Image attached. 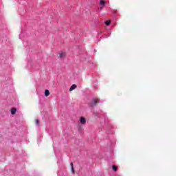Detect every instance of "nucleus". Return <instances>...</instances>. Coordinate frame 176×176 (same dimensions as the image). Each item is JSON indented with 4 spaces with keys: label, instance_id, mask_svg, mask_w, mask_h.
Returning a JSON list of instances; mask_svg holds the SVG:
<instances>
[{
    "label": "nucleus",
    "instance_id": "nucleus-9",
    "mask_svg": "<svg viewBox=\"0 0 176 176\" xmlns=\"http://www.w3.org/2000/svg\"><path fill=\"white\" fill-rule=\"evenodd\" d=\"M35 123H36V124H37V126H39V123H41V121L38 119H36Z\"/></svg>",
    "mask_w": 176,
    "mask_h": 176
},
{
    "label": "nucleus",
    "instance_id": "nucleus-8",
    "mask_svg": "<svg viewBox=\"0 0 176 176\" xmlns=\"http://www.w3.org/2000/svg\"><path fill=\"white\" fill-rule=\"evenodd\" d=\"M112 168L114 171H118V166L116 165H113Z\"/></svg>",
    "mask_w": 176,
    "mask_h": 176
},
{
    "label": "nucleus",
    "instance_id": "nucleus-6",
    "mask_svg": "<svg viewBox=\"0 0 176 176\" xmlns=\"http://www.w3.org/2000/svg\"><path fill=\"white\" fill-rule=\"evenodd\" d=\"M76 89V85L74 84L70 87L69 91H72V90H75Z\"/></svg>",
    "mask_w": 176,
    "mask_h": 176
},
{
    "label": "nucleus",
    "instance_id": "nucleus-13",
    "mask_svg": "<svg viewBox=\"0 0 176 176\" xmlns=\"http://www.w3.org/2000/svg\"><path fill=\"white\" fill-rule=\"evenodd\" d=\"M102 9V7H100V10Z\"/></svg>",
    "mask_w": 176,
    "mask_h": 176
},
{
    "label": "nucleus",
    "instance_id": "nucleus-12",
    "mask_svg": "<svg viewBox=\"0 0 176 176\" xmlns=\"http://www.w3.org/2000/svg\"><path fill=\"white\" fill-rule=\"evenodd\" d=\"M70 166H71L72 168L74 167V163L71 162Z\"/></svg>",
    "mask_w": 176,
    "mask_h": 176
},
{
    "label": "nucleus",
    "instance_id": "nucleus-1",
    "mask_svg": "<svg viewBox=\"0 0 176 176\" xmlns=\"http://www.w3.org/2000/svg\"><path fill=\"white\" fill-rule=\"evenodd\" d=\"M97 104H98V99L97 98H94L92 100L90 106L91 107H96V105H97Z\"/></svg>",
    "mask_w": 176,
    "mask_h": 176
},
{
    "label": "nucleus",
    "instance_id": "nucleus-7",
    "mask_svg": "<svg viewBox=\"0 0 176 176\" xmlns=\"http://www.w3.org/2000/svg\"><path fill=\"white\" fill-rule=\"evenodd\" d=\"M100 5H101L102 6H105V1L104 0H100Z\"/></svg>",
    "mask_w": 176,
    "mask_h": 176
},
{
    "label": "nucleus",
    "instance_id": "nucleus-4",
    "mask_svg": "<svg viewBox=\"0 0 176 176\" xmlns=\"http://www.w3.org/2000/svg\"><path fill=\"white\" fill-rule=\"evenodd\" d=\"M44 96H45V97H49V96H50V92L49 91L48 89H45Z\"/></svg>",
    "mask_w": 176,
    "mask_h": 176
},
{
    "label": "nucleus",
    "instance_id": "nucleus-10",
    "mask_svg": "<svg viewBox=\"0 0 176 176\" xmlns=\"http://www.w3.org/2000/svg\"><path fill=\"white\" fill-rule=\"evenodd\" d=\"M104 24H106V25H109L111 24V21H106Z\"/></svg>",
    "mask_w": 176,
    "mask_h": 176
},
{
    "label": "nucleus",
    "instance_id": "nucleus-2",
    "mask_svg": "<svg viewBox=\"0 0 176 176\" xmlns=\"http://www.w3.org/2000/svg\"><path fill=\"white\" fill-rule=\"evenodd\" d=\"M80 123H81V124H85V123H86V118H85L84 117H80Z\"/></svg>",
    "mask_w": 176,
    "mask_h": 176
},
{
    "label": "nucleus",
    "instance_id": "nucleus-3",
    "mask_svg": "<svg viewBox=\"0 0 176 176\" xmlns=\"http://www.w3.org/2000/svg\"><path fill=\"white\" fill-rule=\"evenodd\" d=\"M63 57H65V52H60L58 55V58H63Z\"/></svg>",
    "mask_w": 176,
    "mask_h": 176
},
{
    "label": "nucleus",
    "instance_id": "nucleus-11",
    "mask_svg": "<svg viewBox=\"0 0 176 176\" xmlns=\"http://www.w3.org/2000/svg\"><path fill=\"white\" fill-rule=\"evenodd\" d=\"M72 171L73 174H75V168H74V166L72 167Z\"/></svg>",
    "mask_w": 176,
    "mask_h": 176
},
{
    "label": "nucleus",
    "instance_id": "nucleus-5",
    "mask_svg": "<svg viewBox=\"0 0 176 176\" xmlns=\"http://www.w3.org/2000/svg\"><path fill=\"white\" fill-rule=\"evenodd\" d=\"M16 112H17V109L16 108L11 109V114L12 115L16 114Z\"/></svg>",
    "mask_w": 176,
    "mask_h": 176
}]
</instances>
